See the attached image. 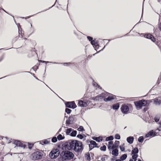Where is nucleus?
Segmentation results:
<instances>
[{"label": "nucleus", "instance_id": "nucleus-1", "mask_svg": "<svg viewBox=\"0 0 161 161\" xmlns=\"http://www.w3.org/2000/svg\"><path fill=\"white\" fill-rule=\"evenodd\" d=\"M61 155L63 158L64 160H70L73 158L74 156L72 153L68 151H63Z\"/></svg>", "mask_w": 161, "mask_h": 161}, {"label": "nucleus", "instance_id": "nucleus-2", "mask_svg": "<svg viewBox=\"0 0 161 161\" xmlns=\"http://www.w3.org/2000/svg\"><path fill=\"white\" fill-rule=\"evenodd\" d=\"M138 36L143 37L150 40H156V38L152 34L149 32L145 33H138Z\"/></svg>", "mask_w": 161, "mask_h": 161}, {"label": "nucleus", "instance_id": "nucleus-3", "mask_svg": "<svg viewBox=\"0 0 161 161\" xmlns=\"http://www.w3.org/2000/svg\"><path fill=\"white\" fill-rule=\"evenodd\" d=\"M74 150L76 152H81L83 149L82 143L79 141L75 140Z\"/></svg>", "mask_w": 161, "mask_h": 161}, {"label": "nucleus", "instance_id": "nucleus-4", "mask_svg": "<svg viewBox=\"0 0 161 161\" xmlns=\"http://www.w3.org/2000/svg\"><path fill=\"white\" fill-rule=\"evenodd\" d=\"M60 154L59 150L58 149H54L52 150L49 154L50 157L52 159L57 158Z\"/></svg>", "mask_w": 161, "mask_h": 161}, {"label": "nucleus", "instance_id": "nucleus-5", "mask_svg": "<svg viewBox=\"0 0 161 161\" xmlns=\"http://www.w3.org/2000/svg\"><path fill=\"white\" fill-rule=\"evenodd\" d=\"M134 103L137 109L142 108L143 106H146L147 103V101L144 100L135 102Z\"/></svg>", "mask_w": 161, "mask_h": 161}, {"label": "nucleus", "instance_id": "nucleus-6", "mask_svg": "<svg viewBox=\"0 0 161 161\" xmlns=\"http://www.w3.org/2000/svg\"><path fill=\"white\" fill-rule=\"evenodd\" d=\"M74 141L75 140L69 141L65 144L64 147H65L66 149L68 150H74Z\"/></svg>", "mask_w": 161, "mask_h": 161}, {"label": "nucleus", "instance_id": "nucleus-7", "mask_svg": "<svg viewBox=\"0 0 161 161\" xmlns=\"http://www.w3.org/2000/svg\"><path fill=\"white\" fill-rule=\"evenodd\" d=\"M43 155V153L40 152H36L32 154L33 159H35L41 158Z\"/></svg>", "mask_w": 161, "mask_h": 161}, {"label": "nucleus", "instance_id": "nucleus-8", "mask_svg": "<svg viewBox=\"0 0 161 161\" xmlns=\"http://www.w3.org/2000/svg\"><path fill=\"white\" fill-rule=\"evenodd\" d=\"M90 103V101L89 100H85L84 101L80 100L79 102L78 105L79 106L81 107H86Z\"/></svg>", "mask_w": 161, "mask_h": 161}, {"label": "nucleus", "instance_id": "nucleus-9", "mask_svg": "<svg viewBox=\"0 0 161 161\" xmlns=\"http://www.w3.org/2000/svg\"><path fill=\"white\" fill-rule=\"evenodd\" d=\"M153 34H155V37L156 38V40H161V36L159 35V30L157 29H155L154 28L153 29Z\"/></svg>", "mask_w": 161, "mask_h": 161}, {"label": "nucleus", "instance_id": "nucleus-10", "mask_svg": "<svg viewBox=\"0 0 161 161\" xmlns=\"http://www.w3.org/2000/svg\"><path fill=\"white\" fill-rule=\"evenodd\" d=\"M55 3L53 5H52V6L50 7H49L48 9H44L41 11H40V12H39L37 13H36V14H33V15H30L29 16H28L27 17H20V18H21V19H28V18H29L31 17H32V16H34V15H35L36 14H38V13H40L41 12H44V11H45L48 10H49V9H50V8H52V7H53L54 6H55Z\"/></svg>", "mask_w": 161, "mask_h": 161}, {"label": "nucleus", "instance_id": "nucleus-11", "mask_svg": "<svg viewBox=\"0 0 161 161\" xmlns=\"http://www.w3.org/2000/svg\"><path fill=\"white\" fill-rule=\"evenodd\" d=\"M65 105L66 107L69 108H75L76 107L75 103L73 101L68 102L66 103Z\"/></svg>", "mask_w": 161, "mask_h": 161}, {"label": "nucleus", "instance_id": "nucleus-12", "mask_svg": "<svg viewBox=\"0 0 161 161\" xmlns=\"http://www.w3.org/2000/svg\"><path fill=\"white\" fill-rule=\"evenodd\" d=\"M14 144L16 145L17 147H23L24 148L26 145L25 144H23L21 142L18 140H15L13 142Z\"/></svg>", "mask_w": 161, "mask_h": 161}, {"label": "nucleus", "instance_id": "nucleus-13", "mask_svg": "<svg viewBox=\"0 0 161 161\" xmlns=\"http://www.w3.org/2000/svg\"><path fill=\"white\" fill-rule=\"evenodd\" d=\"M14 144L16 145L17 147H23L24 148L26 145L25 144H23L21 142L18 140H15L13 142Z\"/></svg>", "mask_w": 161, "mask_h": 161}, {"label": "nucleus", "instance_id": "nucleus-14", "mask_svg": "<svg viewBox=\"0 0 161 161\" xmlns=\"http://www.w3.org/2000/svg\"><path fill=\"white\" fill-rule=\"evenodd\" d=\"M121 110L123 113H126L129 110V108L128 106L123 105L121 108Z\"/></svg>", "mask_w": 161, "mask_h": 161}, {"label": "nucleus", "instance_id": "nucleus-15", "mask_svg": "<svg viewBox=\"0 0 161 161\" xmlns=\"http://www.w3.org/2000/svg\"><path fill=\"white\" fill-rule=\"evenodd\" d=\"M132 30V29L131 31H130L128 33H127L126 35H124V36H120V37H115L114 38L110 39H101L99 38L98 39V40H114L118 39L119 38H121L122 37H123L124 36H128L129 34L130 33V32H131V31Z\"/></svg>", "mask_w": 161, "mask_h": 161}, {"label": "nucleus", "instance_id": "nucleus-16", "mask_svg": "<svg viewBox=\"0 0 161 161\" xmlns=\"http://www.w3.org/2000/svg\"><path fill=\"white\" fill-rule=\"evenodd\" d=\"M50 138H48L45 140L40 141V143L42 145L48 144L50 142Z\"/></svg>", "mask_w": 161, "mask_h": 161}, {"label": "nucleus", "instance_id": "nucleus-17", "mask_svg": "<svg viewBox=\"0 0 161 161\" xmlns=\"http://www.w3.org/2000/svg\"><path fill=\"white\" fill-rule=\"evenodd\" d=\"M115 96L114 95H111L108 96L107 98H104V100L105 102L109 101H111L112 99L114 98Z\"/></svg>", "mask_w": 161, "mask_h": 161}, {"label": "nucleus", "instance_id": "nucleus-18", "mask_svg": "<svg viewBox=\"0 0 161 161\" xmlns=\"http://www.w3.org/2000/svg\"><path fill=\"white\" fill-rule=\"evenodd\" d=\"M20 34L19 33V35L18 36H16L15 38L13 39V40H21L20 39H19V38H20V36L19 35ZM20 36L21 37L20 38H21V39H24L25 40H26V38L25 37H23L22 35L20 34Z\"/></svg>", "mask_w": 161, "mask_h": 161}, {"label": "nucleus", "instance_id": "nucleus-19", "mask_svg": "<svg viewBox=\"0 0 161 161\" xmlns=\"http://www.w3.org/2000/svg\"><path fill=\"white\" fill-rule=\"evenodd\" d=\"M156 132L153 130L150 131L146 135V137H148L150 136H154L155 135Z\"/></svg>", "mask_w": 161, "mask_h": 161}, {"label": "nucleus", "instance_id": "nucleus-20", "mask_svg": "<svg viewBox=\"0 0 161 161\" xmlns=\"http://www.w3.org/2000/svg\"><path fill=\"white\" fill-rule=\"evenodd\" d=\"M134 138L133 136H130L127 138V141L130 144H132Z\"/></svg>", "mask_w": 161, "mask_h": 161}, {"label": "nucleus", "instance_id": "nucleus-21", "mask_svg": "<svg viewBox=\"0 0 161 161\" xmlns=\"http://www.w3.org/2000/svg\"><path fill=\"white\" fill-rule=\"evenodd\" d=\"M112 154L115 156H117L119 154L118 150L117 149H114L112 152Z\"/></svg>", "mask_w": 161, "mask_h": 161}, {"label": "nucleus", "instance_id": "nucleus-22", "mask_svg": "<svg viewBox=\"0 0 161 161\" xmlns=\"http://www.w3.org/2000/svg\"><path fill=\"white\" fill-rule=\"evenodd\" d=\"M91 43L94 47H97L99 46L97 41H91Z\"/></svg>", "mask_w": 161, "mask_h": 161}, {"label": "nucleus", "instance_id": "nucleus-23", "mask_svg": "<svg viewBox=\"0 0 161 161\" xmlns=\"http://www.w3.org/2000/svg\"><path fill=\"white\" fill-rule=\"evenodd\" d=\"M102 99H103V98H102V96H101V95H98L95 97H93V98H92L93 100H95V101H97V100L99 101V100H100Z\"/></svg>", "mask_w": 161, "mask_h": 161}, {"label": "nucleus", "instance_id": "nucleus-24", "mask_svg": "<svg viewBox=\"0 0 161 161\" xmlns=\"http://www.w3.org/2000/svg\"><path fill=\"white\" fill-rule=\"evenodd\" d=\"M138 153V149L137 148H135L133 149L132 150L131 153L132 154H137Z\"/></svg>", "mask_w": 161, "mask_h": 161}, {"label": "nucleus", "instance_id": "nucleus-25", "mask_svg": "<svg viewBox=\"0 0 161 161\" xmlns=\"http://www.w3.org/2000/svg\"><path fill=\"white\" fill-rule=\"evenodd\" d=\"M154 103L155 104L159 105L161 103L160 100L156 98L155 99Z\"/></svg>", "mask_w": 161, "mask_h": 161}, {"label": "nucleus", "instance_id": "nucleus-26", "mask_svg": "<svg viewBox=\"0 0 161 161\" xmlns=\"http://www.w3.org/2000/svg\"><path fill=\"white\" fill-rule=\"evenodd\" d=\"M108 94L109 93H108L107 92H105L102 93L100 95L103 98L108 96Z\"/></svg>", "mask_w": 161, "mask_h": 161}, {"label": "nucleus", "instance_id": "nucleus-27", "mask_svg": "<svg viewBox=\"0 0 161 161\" xmlns=\"http://www.w3.org/2000/svg\"><path fill=\"white\" fill-rule=\"evenodd\" d=\"M119 104L118 103H117L113 106V108L114 109H118L119 108Z\"/></svg>", "mask_w": 161, "mask_h": 161}, {"label": "nucleus", "instance_id": "nucleus-28", "mask_svg": "<svg viewBox=\"0 0 161 161\" xmlns=\"http://www.w3.org/2000/svg\"><path fill=\"white\" fill-rule=\"evenodd\" d=\"M64 138V136H63L61 134H59L57 136V139H58L59 140H60L63 139Z\"/></svg>", "mask_w": 161, "mask_h": 161}, {"label": "nucleus", "instance_id": "nucleus-29", "mask_svg": "<svg viewBox=\"0 0 161 161\" xmlns=\"http://www.w3.org/2000/svg\"><path fill=\"white\" fill-rule=\"evenodd\" d=\"M127 157L126 154H124L120 157V159L122 160H124Z\"/></svg>", "mask_w": 161, "mask_h": 161}, {"label": "nucleus", "instance_id": "nucleus-30", "mask_svg": "<svg viewBox=\"0 0 161 161\" xmlns=\"http://www.w3.org/2000/svg\"><path fill=\"white\" fill-rule=\"evenodd\" d=\"M138 157V155L137 154H133L132 156V158L134 160H135V161H136L137 159V158Z\"/></svg>", "mask_w": 161, "mask_h": 161}, {"label": "nucleus", "instance_id": "nucleus-31", "mask_svg": "<svg viewBox=\"0 0 161 161\" xmlns=\"http://www.w3.org/2000/svg\"><path fill=\"white\" fill-rule=\"evenodd\" d=\"M76 134H77L76 131L74 130V131H72L71 133L70 134V135H71V136H76Z\"/></svg>", "mask_w": 161, "mask_h": 161}, {"label": "nucleus", "instance_id": "nucleus-32", "mask_svg": "<svg viewBox=\"0 0 161 161\" xmlns=\"http://www.w3.org/2000/svg\"><path fill=\"white\" fill-rule=\"evenodd\" d=\"M114 139V137L112 136H110L108 137H107L106 138V140L107 141L112 140Z\"/></svg>", "mask_w": 161, "mask_h": 161}, {"label": "nucleus", "instance_id": "nucleus-33", "mask_svg": "<svg viewBox=\"0 0 161 161\" xmlns=\"http://www.w3.org/2000/svg\"><path fill=\"white\" fill-rule=\"evenodd\" d=\"M144 140V138L143 136L140 137L138 139V141L140 142H142Z\"/></svg>", "mask_w": 161, "mask_h": 161}, {"label": "nucleus", "instance_id": "nucleus-34", "mask_svg": "<svg viewBox=\"0 0 161 161\" xmlns=\"http://www.w3.org/2000/svg\"><path fill=\"white\" fill-rule=\"evenodd\" d=\"M57 141V139L56 137H54L52 139V141L53 143L56 142Z\"/></svg>", "mask_w": 161, "mask_h": 161}, {"label": "nucleus", "instance_id": "nucleus-35", "mask_svg": "<svg viewBox=\"0 0 161 161\" xmlns=\"http://www.w3.org/2000/svg\"><path fill=\"white\" fill-rule=\"evenodd\" d=\"M72 131L71 128H69L67 130L66 133L67 135H69Z\"/></svg>", "mask_w": 161, "mask_h": 161}, {"label": "nucleus", "instance_id": "nucleus-36", "mask_svg": "<svg viewBox=\"0 0 161 161\" xmlns=\"http://www.w3.org/2000/svg\"><path fill=\"white\" fill-rule=\"evenodd\" d=\"M93 85L94 86H95L96 87H97V88H99L100 89L101 88V87L98 84H97L96 82H93Z\"/></svg>", "mask_w": 161, "mask_h": 161}, {"label": "nucleus", "instance_id": "nucleus-37", "mask_svg": "<svg viewBox=\"0 0 161 161\" xmlns=\"http://www.w3.org/2000/svg\"><path fill=\"white\" fill-rule=\"evenodd\" d=\"M69 120L71 121V122H73L74 119V116H71L69 117Z\"/></svg>", "mask_w": 161, "mask_h": 161}, {"label": "nucleus", "instance_id": "nucleus-38", "mask_svg": "<svg viewBox=\"0 0 161 161\" xmlns=\"http://www.w3.org/2000/svg\"><path fill=\"white\" fill-rule=\"evenodd\" d=\"M119 141H116L115 142V146H114V147H115V148H116V147H118V146L119 144Z\"/></svg>", "mask_w": 161, "mask_h": 161}, {"label": "nucleus", "instance_id": "nucleus-39", "mask_svg": "<svg viewBox=\"0 0 161 161\" xmlns=\"http://www.w3.org/2000/svg\"><path fill=\"white\" fill-rule=\"evenodd\" d=\"M145 0H143V4H142V16L141 18V19L142 18L143 16H142V14H143V5H144V2L145 1Z\"/></svg>", "mask_w": 161, "mask_h": 161}, {"label": "nucleus", "instance_id": "nucleus-40", "mask_svg": "<svg viewBox=\"0 0 161 161\" xmlns=\"http://www.w3.org/2000/svg\"><path fill=\"white\" fill-rule=\"evenodd\" d=\"M158 28L159 30L161 31V22H160L159 21L158 22Z\"/></svg>", "mask_w": 161, "mask_h": 161}, {"label": "nucleus", "instance_id": "nucleus-41", "mask_svg": "<svg viewBox=\"0 0 161 161\" xmlns=\"http://www.w3.org/2000/svg\"><path fill=\"white\" fill-rule=\"evenodd\" d=\"M115 138L116 139L119 140L120 139V136L118 134H116L115 136Z\"/></svg>", "mask_w": 161, "mask_h": 161}, {"label": "nucleus", "instance_id": "nucleus-42", "mask_svg": "<svg viewBox=\"0 0 161 161\" xmlns=\"http://www.w3.org/2000/svg\"><path fill=\"white\" fill-rule=\"evenodd\" d=\"M13 19H14V20L15 23L16 25H17V27L19 28V26H20V24L19 23H17V22H16V21L15 20V19L14 18ZM18 29H19V28H18Z\"/></svg>", "mask_w": 161, "mask_h": 161}, {"label": "nucleus", "instance_id": "nucleus-43", "mask_svg": "<svg viewBox=\"0 0 161 161\" xmlns=\"http://www.w3.org/2000/svg\"><path fill=\"white\" fill-rule=\"evenodd\" d=\"M71 122L69 120V118L68 119H67L66 122V124L67 125H69L70 124H71Z\"/></svg>", "mask_w": 161, "mask_h": 161}, {"label": "nucleus", "instance_id": "nucleus-44", "mask_svg": "<svg viewBox=\"0 0 161 161\" xmlns=\"http://www.w3.org/2000/svg\"><path fill=\"white\" fill-rule=\"evenodd\" d=\"M86 38H87V40H92L93 39V37L89 36H86Z\"/></svg>", "mask_w": 161, "mask_h": 161}, {"label": "nucleus", "instance_id": "nucleus-45", "mask_svg": "<svg viewBox=\"0 0 161 161\" xmlns=\"http://www.w3.org/2000/svg\"><path fill=\"white\" fill-rule=\"evenodd\" d=\"M90 143L91 145H93L94 146H96L97 145V143L96 142L94 141H90Z\"/></svg>", "mask_w": 161, "mask_h": 161}, {"label": "nucleus", "instance_id": "nucleus-46", "mask_svg": "<svg viewBox=\"0 0 161 161\" xmlns=\"http://www.w3.org/2000/svg\"><path fill=\"white\" fill-rule=\"evenodd\" d=\"M71 111V110L70 109L68 108H66L65 109V112L68 114H70Z\"/></svg>", "mask_w": 161, "mask_h": 161}, {"label": "nucleus", "instance_id": "nucleus-47", "mask_svg": "<svg viewBox=\"0 0 161 161\" xmlns=\"http://www.w3.org/2000/svg\"><path fill=\"white\" fill-rule=\"evenodd\" d=\"M108 149L111 148L113 149H114V148H115V147H114V145H113L112 146L108 145Z\"/></svg>", "mask_w": 161, "mask_h": 161}, {"label": "nucleus", "instance_id": "nucleus-48", "mask_svg": "<svg viewBox=\"0 0 161 161\" xmlns=\"http://www.w3.org/2000/svg\"><path fill=\"white\" fill-rule=\"evenodd\" d=\"M100 149L101 150L105 151L106 150V147L105 146L101 147Z\"/></svg>", "mask_w": 161, "mask_h": 161}, {"label": "nucleus", "instance_id": "nucleus-49", "mask_svg": "<svg viewBox=\"0 0 161 161\" xmlns=\"http://www.w3.org/2000/svg\"><path fill=\"white\" fill-rule=\"evenodd\" d=\"M78 130L79 131H82L84 130V128L83 126H80Z\"/></svg>", "mask_w": 161, "mask_h": 161}, {"label": "nucleus", "instance_id": "nucleus-50", "mask_svg": "<svg viewBox=\"0 0 161 161\" xmlns=\"http://www.w3.org/2000/svg\"><path fill=\"white\" fill-rule=\"evenodd\" d=\"M154 42H155L159 47H161L160 45H159V42L158 41H153Z\"/></svg>", "mask_w": 161, "mask_h": 161}, {"label": "nucleus", "instance_id": "nucleus-51", "mask_svg": "<svg viewBox=\"0 0 161 161\" xmlns=\"http://www.w3.org/2000/svg\"><path fill=\"white\" fill-rule=\"evenodd\" d=\"M77 137L80 139H82L83 138V136L81 134H78L77 136Z\"/></svg>", "mask_w": 161, "mask_h": 161}, {"label": "nucleus", "instance_id": "nucleus-52", "mask_svg": "<svg viewBox=\"0 0 161 161\" xmlns=\"http://www.w3.org/2000/svg\"><path fill=\"white\" fill-rule=\"evenodd\" d=\"M120 150L122 151H123L125 150V148L123 146H120L119 147Z\"/></svg>", "mask_w": 161, "mask_h": 161}, {"label": "nucleus", "instance_id": "nucleus-53", "mask_svg": "<svg viewBox=\"0 0 161 161\" xmlns=\"http://www.w3.org/2000/svg\"><path fill=\"white\" fill-rule=\"evenodd\" d=\"M86 36L83 34V36L81 37L80 39H82V40H86Z\"/></svg>", "mask_w": 161, "mask_h": 161}, {"label": "nucleus", "instance_id": "nucleus-54", "mask_svg": "<svg viewBox=\"0 0 161 161\" xmlns=\"http://www.w3.org/2000/svg\"><path fill=\"white\" fill-rule=\"evenodd\" d=\"M86 159L90 161L91 159V158L89 155H87L86 157Z\"/></svg>", "mask_w": 161, "mask_h": 161}, {"label": "nucleus", "instance_id": "nucleus-55", "mask_svg": "<svg viewBox=\"0 0 161 161\" xmlns=\"http://www.w3.org/2000/svg\"><path fill=\"white\" fill-rule=\"evenodd\" d=\"M154 120L156 122H157L159 120V118L158 117H156L154 118Z\"/></svg>", "mask_w": 161, "mask_h": 161}, {"label": "nucleus", "instance_id": "nucleus-56", "mask_svg": "<svg viewBox=\"0 0 161 161\" xmlns=\"http://www.w3.org/2000/svg\"><path fill=\"white\" fill-rule=\"evenodd\" d=\"M113 145V142L112 141H110L108 142V145H110L111 146H112Z\"/></svg>", "mask_w": 161, "mask_h": 161}, {"label": "nucleus", "instance_id": "nucleus-57", "mask_svg": "<svg viewBox=\"0 0 161 161\" xmlns=\"http://www.w3.org/2000/svg\"><path fill=\"white\" fill-rule=\"evenodd\" d=\"M40 61L42 63H53L52 62H46V61H42V60H40Z\"/></svg>", "mask_w": 161, "mask_h": 161}, {"label": "nucleus", "instance_id": "nucleus-58", "mask_svg": "<svg viewBox=\"0 0 161 161\" xmlns=\"http://www.w3.org/2000/svg\"><path fill=\"white\" fill-rule=\"evenodd\" d=\"M6 13L7 14H9V15L12 16V17H13V18H14V16L13 15L11 14L8 12H7V13Z\"/></svg>", "mask_w": 161, "mask_h": 161}, {"label": "nucleus", "instance_id": "nucleus-59", "mask_svg": "<svg viewBox=\"0 0 161 161\" xmlns=\"http://www.w3.org/2000/svg\"><path fill=\"white\" fill-rule=\"evenodd\" d=\"M6 13L7 14H9V15L12 16V17H13V18H14V16L13 15L11 14L8 12H7V13Z\"/></svg>", "mask_w": 161, "mask_h": 161}, {"label": "nucleus", "instance_id": "nucleus-60", "mask_svg": "<svg viewBox=\"0 0 161 161\" xmlns=\"http://www.w3.org/2000/svg\"><path fill=\"white\" fill-rule=\"evenodd\" d=\"M158 129L159 130H161V122L160 123H159V126Z\"/></svg>", "mask_w": 161, "mask_h": 161}, {"label": "nucleus", "instance_id": "nucleus-61", "mask_svg": "<svg viewBox=\"0 0 161 161\" xmlns=\"http://www.w3.org/2000/svg\"><path fill=\"white\" fill-rule=\"evenodd\" d=\"M1 10H2L4 11L6 13H7V11L6 10H5L3 8H1V7H0V11Z\"/></svg>", "mask_w": 161, "mask_h": 161}, {"label": "nucleus", "instance_id": "nucleus-62", "mask_svg": "<svg viewBox=\"0 0 161 161\" xmlns=\"http://www.w3.org/2000/svg\"><path fill=\"white\" fill-rule=\"evenodd\" d=\"M33 145L32 144H30L29 145V148L30 149H31L32 148V147L33 146Z\"/></svg>", "mask_w": 161, "mask_h": 161}, {"label": "nucleus", "instance_id": "nucleus-63", "mask_svg": "<svg viewBox=\"0 0 161 161\" xmlns=\"http://www.w3.org/2000/svg\"><path fill=\"white\" fill-rule=\"evenodd\" d=\"M68 5H69V4H67V12L68 14L69 15V13L68 12Z\"/></svg>", "mask_w": 161, "mask_h": 161}, {"label": "nucleus", "instance_id": "nucleus-64", "mask_svg": "<svg viewBox=\"0 0 161 161\" xmlns=\"http://www.w3.org/2000/svg\"><path fill=\"white\" fill-rule=\"evenodd\" d=\"M141 19H140V21H139L137 23H136V25L134 26V27H135V26H136V25L137 24H139L141 22Z\"/></svg>", "mask_w": 161, "mask_h": 161}]
</instances>
